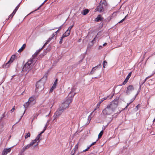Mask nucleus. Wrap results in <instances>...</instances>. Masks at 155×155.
Wrapping results in <instances>:
<instances>
[{
	"label": "nucleus",
	"mask_w": 155,
	"mask_h": 155,
	"mask_svg": "<svg viewBox=\"0 0 155 155\" xmlns=\"http://www.w3.org/2000/svg\"><path fill=\"white\" fill-rule=\"evenodd\" d=\"M33 59H30L24 65L23 68V70L26 71H28L31 70L34 65Z\"/></svg>",
	"instance_id": "423d86ee"
},
{
	"label": "nucleus",
	"mask_w": 155,
	"mask_h": 155,
	"mask_svg": "<svg viewBox=\"0 0 155 155\" xmlns=\"http://www.w3.org/2000/svg\"><path fill=\"white\" fill-rule=\"evenodd\" d=\"M11 151V148H5L2 151V155H7Z\"/></svg>",
	"instance_id": "6e6552de"
},
{
	"label": "nucleus",
	"mask_w": 155,
	"mask_h": 155,
	"mask_svg": "<svg viewBox=\"0 0 155 155\" xmlns=\"http://www.w3.org/2000/svg\"><path fill=\"white\" fill-rule=\"evenodd\" d=\"M15 14H13V13H12V14L10 15V16H9V18H10L11 17V18H12L13 17V16Z\"/></svg>",
	"instance_id": "58836bf2"
},
{
	"label": "nucleus",
	"mask_w": 155,
	"mask_h": 155,
	"mask_svg": "<svg viewBox=\"0 0 155 155\" xmlns=\"http://www.w3.org/2000/svg\"><path fill=\"white\" fill-rule=\"evenodd\" d=\"M46 128H47V126H46V125H45V127L44 128L43 131L42 132H41V133H40L39 134H38V135L37 136V137H36V138L38 140H40V137L41 136V134L44 132L45 130H46Z\"/></svg>",
	"instance_id": "2eb2a0df"
},
{
	"label": "nucleus",
	"mask_w": 155,
	"mask_h": 155,
	"mask_svg": "<svg viewBox=\"0 0 155 155\" xmlns=\"http://www.w3.org/2000/svg\"><path fill=\"white\" fill-rule=\"evenodd\" d=\"M57 81H58L57 79H56L54 82V83L53 84L54 85H56L57 84Z\"/></svg>",
	"instance_id": "72a5a7b5"
},
{
	"label": "nucleus",
	"mask_w": 155,
	"mask_h": 155,
	"mask_svg": "<svg viewBox=\"0 0 155 155\" xmlns=\"http://www.w3.org/2000/svg\"><path fill=\"white\" fill-rule=\"evenodd\" d=\"M44 47V46H43L39 50L36 51V52L35 53L34 55L35 56H36L37 55H38V54H39V53L42 50V49H43Z\"/></svg>",
	"instance_id": "aec40b11"
},
{
	"label": "nucleus",
	"mask_w": 155,
	"mask_h": 155,
	"mask_svg": "<svg viewBox=\"0 0 155 155\" xmlns=\"http://www.w3.org/2000/svg\"><path fill=\"white\" fill-rule=\"evenodd\" d=\"M92 113H93V112L91 113L88 117V120H89L88 123H90V120L91 119V116L92 114Z\"/></svg>",
	"instance_id": "a878e982"
},
{
	"label": "nucleus",
	"mask_w": 155,
	"mask_h": 155,
	"mask_svg": "<svg viewBox=\"0 0 155 155\" xmlns=\"http://www.w3.org/2000/svg\"><path fill=\"white\" fill-rule=\"evenodd\" d=\"M73 26V25H71L68 28V30H69L71 31V28H72V27Z\"/></svg>",
	"instance_id": "e433bc0d"
},
{
	"label": "nucleus",
	"mask_w": 155,
	"mask_h": 155,
	"mask_svg": "<svg viewBox=\"0 0 155 155\" xmlns=\"http://www.w3.org/2000/svg\"><path fill=\"white\" fill-rule=\"evenodd\" d=\"M71 31L69 30H67L66 32H65V34L67 35V36H68L70 34Z\"/></svg>",
	"instance_id": "4be33fe9"
},
{
	"label": "nucleus",
	"mask_w": 155,
	"mask_h": 155,
	"mask_svg": "<svg viewBox=\"0 0 155 155\" xmlns=\"http://www.w3.org/2000/svg\"><path fill=\"white\" fill-rule=\"evenodd\" d=\"M155 72H154V74H153H153H155Z\"/></svg>",
	"instance_id": "13d9d810"
},
{
	"label": "nucleus",
	"mask_w": 155,
	"mask_h": 155,
	"mask_svg": "<svg viewBox=\"0 0 155 155\" xmlns=\"http://www.w3.org/2000/svg\"><path fill=\"white\" fill-rule=\"evenodd\" d=\"M89 12V10L87 9H85L84 10L81 12V14L83 15H85L87 14Z\"/></svg>",
	"instance_id": "a211bd4d"
},
{
	"label": "nucleus",
	"mask_w": 155,
	"mask_h": 155,
	"mask_svg": "<svg viewBox=\"0 0 155 155\" xmlns=\"http://www.w3.org/2000/svg\"><path fill=\"white\" fill-rule=\"evenodd\" d=\"M67 35H66L65 33L61 37V38L63 39L65 37H67Z\"/></svg>",
	"instance_id": "2f4dec72"
},
{
	"label": "nucleus",
	"mask_w": 155,
	"mask_h": 155,
	"mask_svg": "<svg viewBox=\"0 0 155 155\" xmlns=\"http://www.w3.org/2000/svg\"><path fill=\"white\" fill-rule=\"evenodd\" d=\"M155 72H154V74H153H153H155Z\"/></svg>",
	"instance_id": "bf43d9fd"
},
{
	"label": "nucleus",
	"mask_w": 155,
	"mask_h": 155,
	"mask_svg": "<svg viewBox=\"0 0 155 155\" xmlns=\"http://www.w3.org/2000/svg\"><path fill=\"white\" fill-rule=\"evenodd\" d=\"M107 64V62L106 61H104L103 62V67L105 68V66Z\"/></svg>",
	"instance_id": "7c9ffc66"
},
{
	"label": "nucleus",
	"mask_w": 155,
	"mask_h": 155,
	"mask_svg": "<svg viewBox=\"0 0 155 155\" xmlns=\"http://www.w3.org/2000/svg\"><path fill=\"white\" fill-rule=\"evenodd\" d=\"M17 10L16 9H15V10L14 11L15 12H16L17 11Z\"/></svg>",
	"instance_id": "603ef678"
},
{
	"label": "nucleus",
	"mask_w": 155,
	"mask_h": 155,
	"mask_svg": "<svg viewBox=\"0 0 155 155\" xmlns=\"http://www.w3.org/2000/svg\"><path fill=\"white\" fill-rule=\"evenodd\" d=\"M134 100H131V101L129 103H127V105L126 106V107L125 108H126L127 106L130 104L131 103H132L133 101H134Z\"/></svg>",
	"instance_id": "c9c22d12"
},
{
	"label": "nucleus",
	"mask_w": 155,
	"mask_h": 155,
	"mask_svg": "<svg viewBox=\"0 0 155 155\" xmlns=\"http://www.w3.org/2000/svg\"><path fill=\"white\" fill-rule=\"evenodd\" d=\"M100 3L102 4H104L105 6H107V4L106 0L104 1V2H102V1H101L100 2Z\"/></svg>",
	"instance_id": "bb28decb"
},
{
	"label": "nucleus",
	"mask_w": 155,
	"mask_h": 155,
	"mask_svg": "<svg viewBox=\"0 0 155 155\" xmlns=\"http://www.w3.org/2000/svg\"><path fill=\"white\" fill-rule=\"evenodd\" d=\"M103 130H102L101 131L100 133L99 134L98 136V138L100 139L101 138L103 134Z\"/></svg>",
	"instance_id": "b1692460"
},
{
	"label": "nucleus",
	"mask_w": 155,
	"mask_h": 155,
	"mask_svg": "<svg viewBox=\"0 0 155 155\" xmlns=\"http://www.w3.org/2000/svg\"><path fill=\"white\" fill-rule=\"evenodd\" d=\"M72 155H74V153H73Z\"/></svg>",
	"instance_id": "4d7b16f0"
},
{
	"label": "nucleus",
	"mask_w": 155,
	"mask_h": 155,
	"mask_svg": "<svg viewBox=\"0 0 155 155\" xmlns=\"http://www.w3.org/2000/svg\"><path fill=\"white\" fill-rule=\"evenodd\" d=\"M48 0H45L44 2L42 3V5L45 3Z\"/></svg>",
	"instance_id": "8fccbe9b"
},
{
	"label": "nucleus",
	"mask_w": 155,
	"mask_h": 155,
	"mask_svg": "<svg viewBox=\"0 0 155 155\" xmlns=\"http://www.w3.org/2000/svg\"><path fill=\"white\" fill-rule=\"evenodd\" d=\"M16 13V12H15L14 11H13L12 13L13 14H15Z\"/></svg>",
	"instance_id": "3c124183"
},
{
	"label": "nucleus",
	"mask_w": 155,
	"mask_h": 155,
	"mask_svg": "<svg viewBox=\"0 0 155 155\" xmlns=\"http://www.w3.org/2000/svg\"><path fill=\"white\" fill-rule=\"evenodd\" d=\"M47 111H47L48 112V114L47 115H46V117H47V116H48L49 115V114H50V112H51V111H49V110H46Z\"/></svg>",
	"instance_id": "4c0bfd02"
},
{
	"label": "nucleus",
	"mask_w": 155,
	"mask_h": 155,
	"mask_svg": "<svg viewBox=\"0 0 155 155\" xmlns=\"http://www.w3.org/2000/svg\"><path fill=\"white\" fill-rule=\"evenodd\" d=\"M63 25H62L61 26H60L58 30H57V31H56L55 32H56V33L57 34V33L58 32V31L61 29Z\"/></svg>",
	"instance_id": "473e14b6"
},
{
	"label": "nucleus",
	"mask_w": 155,
	"mask_h": 155,
	"mask_svg": "<svg viewBox=\"0 0 155 155\" xmlns=\"http://www.w3.org/2000/svg\"><path fill=\"white\" fill-rule=\"evenodd\" d=\"M108 97H109V96H107V97H104L103 98V99L104 100L107 99Z\"/></svg>",
	"instance_id": "79ce46f5"
},
{
	"label": "nucleus",
	"mask_w": 155,
	"mask_h": 155,
	"mask_svg": "<svg viewBox=\"0 0 155 155\" xmlns=\"http://www.w3.org/2000/svg\"><path fill=\"white\" fill-rule=\"evenodd\" d=\"M63 39L61 38V39H60V41H59V43H60V44H61V43H62V40H63Z\"/></svg>",
	"instance_id": "a19ab883"
},
{
	"label": "nucleus",
	"mask_w": 155,
	"mask_h": 155,
	"mask_svg": "<svg viewBox=\"0 0 155 155\" xmlns=\"http://www.w3.org/2000/svg\"><path fill=\"white\" fill-rule=\"evenodd\" d=\"M96 142H93L90 146V147H91V146H93V145H94V144H95V143H96Z\"/></svg>",
	"instance_id": "ea45409f"
},
{
	"label": "nucleus",
	"mask_w": 155,
	"mask_h": 155,
	"mask_svg": "<svg viewBox=\"0 0 155 155\" xmlns=\"http://www.w3.org/2000/svg\"><path fill=\"white\" fill-rule=\"evenodd\" d=\"M107 45V43H104V44L103 45V46H105Z\"/></svg>",
	"instance_id": "de8ad7c7"
},
{
	"label": "nucleus",
	"mask_w": 155,
	"mask_h": 155,
	"mask_svg": "<svg viewBox=\"0 0 155 155\" xmlns=\"http://www.w3.org/2000/svg\"><path fill=\"white\" fill-rule=\"evenodd\" d=\"M64 110V109L60 106L55 113L56 116H59L62 114Z\"/></svg>",
	"instance_id": "9d476101"
},
{
	"label": "nucleus",
	"mask_w": 155,
	"mask_h": 155,
	"mask_svg": "<svg viewBox=\"0 0 155 155\" xmlns=\"http://www.w3.org/2000/svg\"><path fill=\"white\" fill-rule=\"evenodd\" d=\"M118 101L117 100H114L108 104L107 107L103 109L102 113L104 115H107L112 114L117 108Z\"/></svg>",
	"instance_id": "f257e3e1"
},
{
	"label": "nucleus",
	"mask_w": 155,
	"mask_h": 155,
	"mask_svg": "<svg viewBox=\"0 0 155 155\" xmlns=\"http://www.w3.org/2000/svg\"><path fill=\"white\" fill-rule=\"evenodd\" d=\"M26 46V45L25 44H24L21 47V48L18 50V52H21L25 48Z\"/></svg>",
	"instance_id": "f3484780"
},
{
	"label": "nucleus",
	"mask_w": 155,
	"mask_h": 155,
	"mask_svg": "<svg viewBox=\"0 0 155 155\" xmlns=\"http://www.w3.org/2000/svg\"><path fill=\"white\" fill-rule=\"evenodd\" d=\"M40 140H38L36 138L32 140L30 143L25 146L21 150V152L23 153L30 148L34 149L38 147V144Z\"/></svg>",
	"instance_id": "7ed1b4c3"
},
{
	"label": "nucleus",
	"mask_w": 155,
	"mask_h": 155,
	"mask_svg": "<svg viewBox=\"0 0 155 155\" xmlns=\"http://www.w3.org/2000/svg\"><path fill=\"white\" fill-rule=\"evenodd\" d=\"M95 11H99L100 12H102L104 11V9L103 8V6L101 5V3L95 9Z\"/></svg>",
	"instance_id": "9b49d317"
},
{
	"label": "nucleus",
	"mask_w": 155,
	"mask_h": 155,
	"mask_svg": "<svg viewBox=\"0 0 155 155\" xmlns=\"http://www.w3.org/2000/svg\"><path fill=\"white\" fill-rule=\"evenodd\" d=\"M15 55H12L10 60L9 61H8L7 63L6 64L5 66H8L10 64L13 62V61L15 58Z\"/></svg>",
	"instance_id": "f8f14e48"
},
{
	"label": "nucleus",
	"mask_w": 155,
	"mask_h": 155,
	"mask_svg": "<svg viewBox=\"0 0 155 155\" xmlns=\"http://www.w3.org/2000/svg\"><path fill=\"white\" fill-rule=\"evenodd\" d=\"M90 147V146H89V147H88L87 148V149H86L85 150H84L82 152H81V153L85 152H86V151H87L89 149Z\"/></svg>",
	"instance_id": "c85d7f7f"
},
{
	"label": "nucleus",
	"mask_w": 155,
	"mask_h": 155,
	"mask_svg": "<svg viewBox=\"0 0 155 155\" xmlns=\"http://www.w3.org/2000/svg\"><path fill=\"white\" fill-rule=\"evenodd\" d=\"M73 150H72V152H73Z\"/></svg>",
	"instance_id": "6e6d98bb"
},
{
	"label": "nucleus",
	"mask_w": 155,
	"mask_h": 155,
	"mask_svg": "<svg viewBox=\"0 0 155 155\" xmlns=\"http://www.w3.org/2000/svg\"><path fill=\"white\" fill-rule=\"evenodd\" d=\"M56 85H53L51 88L50 90V92H52L53 90H54L56 88Z\"/></svg>",
	"instance_id": "5701e85b"
},
{
	"label": "nucleus",
	"mask_w": 155,
	"mask_h": 155,
	"mask_svg": "<svg viewBox=\"0 0 155 155\" xmlns=\"http://www.w3.org/2000/svg\"><path fill=\"white\" fill-rule=\"evenodd\" d=\"M146 80V79H145L144 80V82H145L146 81V80Z\"/></svg>",
	"instance_id": "5fc2aeb1"
},
{
	"label": "nucleus",
	"mask_w": 155,
	"mask_h": 155,
	"mask_svg": "<svg viewBox=\"0 0 155 155\" xmlns=\"http://www.w3.org/2000/svg\"><path fill=\"white\" fill-rule=\"evenodd\" d=\"M117 116V114H115L113 116L114 117H116Z\"/></svg>",
	"instance_id": "49530a36"
},
{
	"label": "nucleus",
	"mask_w": 155,
	"mask_h": 155,
	"mask_svg": "<svg viewBox=\"0 0 155 155\" xmlns=\"http://www.w3.org/2000/svg\"><path fill=\"white\" fill-rule=\"evenodd\" d=\"M72 92H73V89H72L70 93V94L68 95V96H70L71 97L68 98L66 99L61 105L60 106L61 108H62L64 110L68 108L70 104L71 103L72 101V97L75 94H74L73 93L71 95H70L72 93Z\"/></svg>",
	"instance_id": "20e7f679"
},
{
	"label": "nucleus",
	"mask_w": 155,
	"mask_h": 155,
	"mask_svg": "<svg viewBox=\"0 0 155 155\" xmlns=\"http://www.w3.org/2000/svg\"><path fill=\"white\" fill-rule=\"evenodd\" d=\"M79 143H78L75 146L74 148V151L73 153L74 154L75 153L76 151L78 149V145L79 144Z\"/></svg>",
	"instance_id": "412c9836"
},
{
	"label": "nucleus",
	"mask_w": 155,
	"mask_h": 155,
	"mask_svg": "<svg viewBox=\"0 0 155 155\" xmlns=\"http://www.w3.org/2000/svg\"><path fill=\"white\" fill-rule=\"evenodd\" d=\"M152 75H153V74L151 75V76H148V77H146V80H147L149 78H150Z\"/></svg>",
	"instance_id": "37998d69"
},
{
	"label": "nucleus",
	"mask_w": 155,
	"mask_h": 155,
	"mask_svg": "<svg viewBox=\"0 0 155 155\" xmlns=\"http://www.w3.org/2000/svg\"><path fill=\"white\" fill-rule=\"evenodd\" d=\"M57 34L56 33V32H55L54 33H53L51 35V38H49L48 39V40L44 44V46H45V45H46L47 44H48L49 42L50 41H51V39L54 37V36L56 35Z\"/></svg>",
	"instance_id": "4468645a"
},
{
	"label": "nucleus",
	"mask_w": 155,
	"mask_h": 155,
	"mask_svg": "<svg viewBox=\"0 0 155 155\" xmlns=\"http://www.w3.org/2000/svg\"><path fill=\"white\" fill-rule=\"evenodd\" d=\"M100 104H101V103H100V102H99L97 104V105L96 108L95 109V110L97 109H98L99 107V106H100Z\"/></svg>",
	"instance_id": "c756f323"
},
{
	"label": "nucleus",
	"mask_w": 155,
	"mask_h": 155,
	"mask_svg": "<svg viewBox=\"0 0 155 155\" xmlns=\"http://www.w3.org/2000/svg\"><path fill=\"white\" fill-rule=\"evenodd\" d=\"M134 89V87L132 85H129L127 88L126 93L127 94H129Z\"/></svg>",
	"instance_id": "1a4fd4ad"
},
{
	"label": "nucleus",
	"mask_w": 155,
	"mask_h": 155,
	"mask_svg": "<svg viewBox=\"0 0 155 155\" xmlns=\"http://www.w3.org/2000/svg\"><path fill=\"white\" fill-rule=\"evenodd\" d=\"M30 132L28 133L27 134H26L25 136V138L27 139V138L29 137L30 136Z\"/></svg>",
	"instance_id": "393cba45"
},
{
	"label": "nucleus",
	"mask_w": 155,
	"mask_h": 155,
	"mask_svg": "<svg viewBox=\"0 0 155 155\" xmlns=\"http://www.w3.org/2000/svg\"><path fill=\"white\" fill-rule=\"evenodd\" d=\"M19 5H18L17 7H16V8H15L17 10L18 9V8H19Z\"/></svg>",
	"instance_id": "c03bdc74"
},
{
	"label": "nucleus",
	"mask_w": 155,
	"mask_h": 155,
	"mask_svg": "<svg viewBox=\"0 0 155 155\" xmlns=\"http://www.w3.org/2000/svg\"><path fill=\"white\" fill-rule=\"evenodd\" d=\"M44 89V84L43 82L39 81L38 82L36 85V92H40Z\"/></svg>",
	"instance_id": "0eeeda50"
},
{
	"label": "nucleus",
	"mask_w": 155,
	"mask_h": 155,
	"mask_svg": "<svg viewBox=\"0 0 155 155\" xmlns=\"http://www.w3.org/2000/svg\"><path fill=\"white\" fill-rule=\"evenodd\" d=\"M97 66H96V67L93 68L92 69L91 71L89 73V74H93L94 73V72L96 70V69L97 68Z\"/></svg>",
	"instance_id": "6ab92c4d"
},
{
	"label": "nucleus",
	"mask_w": 155,
	"mask_h": 155,
	"mask_svg": "<svg viewBox=\"0 0 155 155\" xmlns=\"http://www.w3.org/2000/svg\"><path fill=\"white\" fill-rule=\"evenodd\" d=\"M139 105H137L136 106V107L137 108V110H138V108L139 107Z\"/></svg>",
	"instance_id": "09e8293b"
},
{
	"label": "nucleus",
	"mask_w": 155,
	"mask_h": 155,
	"mask_svg": "<svg viewBox=\"0 0 155 155\" xmlns=\"http://www.w3.org/2000/svg\"><path fill=\"white\" fill-rule=\"evenodd\" d=\"M131 72H130L129 73V74L126 77L125 79L124 80V81L123 82V85L125 84L128 81L129 79V78L130 77V76H131Z\"/></svg>",
	"instance_id": "ddd939ff"
},
{
	"label": "nucleus",
	"mask_w": 155,
	"mask_h": 155,
	"mask_svg": "<svg viewBox=\"0 0 155 155\" xmlns=\"http://www.w3.org/2000/svg\"><path fill=\"white\" fill-rule=\"evenodd\" d=\"M36 97L35 96L33 95L29 97L28 101L25 103L23 105L25 108V110L23 114L25 113V110L29 105H33L35 104L36 103Z\"/></svg>",
	"instance_id": "39448f33"
},
{
	"label": "nucleus",
	"mask_w": 155,
	"mask_h": 155,
	"mask_svg": "<svg viewBox=\"0 0 155 155\" xmlns=\"http://www.w3.org/2000/svg\"><path fill=\"white\" fill-rule=\"evenodd\" d=\"M15 106H14L12 108L11 110V112H13L14 111V110L15 109Z\"/></svg>",
	"instance_id": "f704fd0d"
},
{
	"label": "nucleus",
	"mask_w": 155,
	"mask_h": 155,
	"mask_svg": "<svg viewBox=\"0 0 155 155\" xmlns=\"http://www.w3.org/2000/svg\"><path fill=\"white\" fill-rule=\"evenodd\" d=\"M127 15L126 16H125V17H124V18L123 19H122V20H121L119 22V23H121L123 22L124 20H125L126 18L127 17Z\"/></svg>",
	"instance_id": "cd10ccee"
},
{
	"label": "nucleus",
	"mask_w": 155,
	"mask_h": 155,
	"mask_svg": "<svg viewBox=\"0 0 155 155\" xmlns=\"http://www.w3.org/2000/svg\"><path fill=\"white\" fill-rule=\"evenodd\" d=\"M114 94L113 93L112 94V96H111V97H113V96H114Z\"/></svg>",
	"instance_id": "864d4df0"
},
{
	"label": "nucleus",
	"mask_w": 155,
	"mask_h": 155,
	"mask_svg": "<svg viewBox=\"0 0 155 155\" xmlns=\"http://www.w3.org/2000/svg\"><path fill=\"white\" fill-rule=\"evenodd\" d=\"M103 19V18L102 17L101 15H99L95 19V21L98 22L100 21H101Z\"/></svg>",
	"instance_id": "dca6fc26"
},
{
	"label": "nucleus",
	"mask_w": 155,
	"mask_h": 155,
	"mask_svg": "<svg viewBox=\"0 0 155 155\" xmlns=\"http://www.w3.org/2000/svg\"><path fill=\"white\" fill-rule=\"evenodd\" d=\"M104 100L102 98V99H101V101L100 102H99L100 103H102Z\"/></svg>",
	"instance_id": "a18cd8bd"
},
{
	"label": "nucleus",
	"mask_w": 155,
	"mask_h": 155,
	"mask_svg": "<svg viewBox=\"0 0 155 155\" xmlns=\"http://www.w3.org/2000/svg\"><path fill=\"white\" fill-rule=\"evenodd\" d=\"M40 140H38L36 138L32 140L30 143L25 146L21 150V152L23 153L30 148L34 149L38 147V144Z\"/></svg>",
	"instance_id": "f03ea898"
}]
</instances>
